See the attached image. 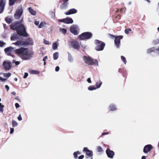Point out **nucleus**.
Returning a JSON list of instances; mask_svg holds the SVG:
<instances>
[{
	"label": "nucleus",
	"mask_w": 159,
	"mask_h": 159,
	"mask_svg": "<svg viewBox=\"0 0 159 159\" xmlns=\"http://www.w3.org/2000/svg\"><path fill=\"white\" fill-rule=\"evenodd\" d=\"M15 107L16 108H19L20 107V105L18 103H16L15 104Z\"/></svg>",
	"instance_id": "48"
},
{
	"label": "nucleus",
	"mask_w": 159,
	"mask_h": 159,
	"mask_svg": "<svg viewBox=\"0 0 159 159\" xmlns=\"http://www.w3.org/2000/svg\"><path fill=\"white\" fill-rule=\"evenodd\" d=\"M121 58L122 61L124 62V63L125 64H126V61L125 58L123 56H121Z\"/></svg>",
	"instance_id": "39"
},
{
	"label": "nucleus",
	"mask_w": 159,
	"mask_h": 159,
	"mask_svg": "<svg viewBox=\"0 0 159 159\" xmlns=\"http://www.w3.org/2000/svg\"><path fill=\"white\" fill-rule=\"evenodd\" d=\"M25 45H29L32 44L33 43V41L32 39L28 38L27 39L26 41L25 42Z\"/></svg>",
	"instance_id": "20"
},
{
	"label": "nucleus",
	"mask_w": 159,
	"mask_h": 159,
	"mask_svg": "<svg viewBox=\"0 0 159 159\" xmlns=\"http://www.w3.org/2000/svg\"><path fill=\"white\" fill-rule=\"evenodd\" d=\"M108 134V132H105L102 133V135H103L106 134Z\"/></svg>",
	"instance_id": "59"
},
{
	"label": "nucleus",
	"mask_w": 159,
	"mask_h": 159,
	"mask_svg": "<svg viewBox=\"0 0 159 159\" xmlns=\"http://www.w3.org/2000/svg\"><path fill=\"white\" fill-rule=\"evenodd\" d=\"M11 74L10 73H4L3 74V76L5 77H7V78H9Z\"/></svg>",
	"instance_id": "34"
},
{
	"label": "nucleus",
	"mask_w": 159,
	"mask_h": 159,
	"mask_svg": "<svg viewBox=\"0 0 159 159\" xmlns=\"http://www.w3.org/2000/svg\"><path fill=\"white\" fill-rule=\"evenodd\" d=\"M76 152V153H77V155L78 154H80V152L79 151H77L76 152Z\"/></svg>",
	"instance_id": "62"
},
{
	"label": "nucleus",
	"mask_w": 159,
	"mask_h": 159,
	"mask_svg": "<svg viewBox=\"0 0 159 159\" xmlns=\"http://www.w3.org/2000/svg\"><path fill=\"white\" fill-rule=\"evenodd\" d=\"M6 45V43L3 41L0 40V47H4Z\"/></svg>",
	"instance_id": "38"
},
{
	"label": "nucleus",
	"mask_w": 159,
	"mask_h": 159,
	"mask_svg": "<svg viewBox=\"0 0 159 159\" xmlns=\"http://www.w3.org/2000/svg\"><path fill=\"white\" fill-rule=\"evenodd\" d=\"M16 51L18 56L24 60L30 59L34 54L33 52L27 48H21L17 49Z\"/></svg>",
	"instance_id": "1"
},
{
	"label": "nucleus",
	"mask_w": 159,
	"mask_h": 159,
	"mask_svg": "<svg viewBox=\"0 0 159 159\" xmlns=\"http://www.w3.org/2000/svg\"><path fill=\"white\" fill-rule=\"evenodd\" d=\"M125 33L127 34H128L129 33V31H128V30L127 29H125Z\"/></svg>",
	"instance_id": "56"
},
{
	"label": "nucleus",
	"mask_w": 159,
	"mask_h": 159,
	"mask_svg": "<svg viewBox=\"0 0 159 159\" xmlns=\"http://www.w3.org/2000/svg\"><path fill=\"white\" fill-rule=\"evenodd\" d=\"M97 151L98 152H102L103 151V149L100 146H98L97 148Z\"/></svg>",
	"instance_id": "30"
},
{
	"label": "nucleus",
	"mask_w": 159,
	"mask_h": 159,
	"mask_svg": "<svg viewBox=\"0 0 159 159\" xmlns=\"http://www.w3.org/2000/svg\"><path fill=\"white\" fill-rule=\"evenodd\" d=\"M14 131V129L13 128H10V134H12L13 133Z\"/></svg>",
	"instance_id": "47"
},
{
	"label": "nucleus",
	"mask_w": 159,
	"mask_h": 159,
	"mask_svg": "<svg viewBox=\"0 0 159 159\" xmlns=\"http://www.w3.org/2000/svg\"><path fill=\"white\" fill-rule=\"evenodd\" d=\"M3 27L5 29H7L8 27L5 24H3Z\"/></svg>",
	"instance_id": "50"
},
{
	"label": "nucleus",
	"mask_w": 159,
	"mask_h": 159,
	"mask_svg": "<svg viewBox=\"0 0 159 159\" xmlns=\"http://www.w3.org/2000/svg\"><path fill=\"white\" fill-rule=\"evenodd\" d=\"M5 87L7 89V91H8L9 89V87L7 85H6Z\"/></svg>",
	"instance_id": "55"
},
{
	"label": "nucleus",
	"mask_w": 159,
	"mask_h": 159,
	"mask_svg": "<svg viewBox=\"0 0 159 159\" xmlns=\"http://www.w3.org/2000/svg\"><path fill=\"white\" fill-rule=\"evenodd\" d=\"M60 22H62L66 24H71L73 22L72 19L70 17H68L62 20H58Z\"/></svg>",
	"instance_id": "11"
},
{
	"label": "nucleus",
	"mask_w": 159,
	"mask_h": 159,
	"mask_svg": "<svg viewBox=\"0 0 159 159\" xmlns=\"http://www.w3.org/2000/svg\"><path fill=\"white\" fill-rule=\"evenodd\" d=\"M68 46L70 47L76 49H78L80 47V45L78 42L76 40L69 42Z\"/></svg>",
	"instance_id": "7"
},
{
	"label": "nucleus",
	"mask_w": 159,
	"mask_h": 159,
	"mask_svg": "<svg viewBox=\"0 0 159 159\" xmlns=\"http://www.w3.org/2000/svg\"><path fill=\"white\" fill-rule=\"evenodd\" d=\"M34 24H35L36 25L38 26V25H39V21H35L34 22Z\"/></svg>",
	"instance_id": "51"
},
{
	"label": "nucleus",
	"mask_w": 159,
	"mask_h": 159,
	"mask_svg": "<svg viewBox=\"0 0 159 159\" xmlns=\"http://www.w3.org/2000/svg\"><path fill=\"white\" fill-rule=\"evenodd\" d=\"M68 60L70 62H72L73 61V58L71 54L69 53H68Z\"/></svg>",
	"instance_id": "31"
},
{
	"label": "nucleus",
	"mask_w": 159,
	"mask_h": 159,
	"mask_svg": "<svg viewBox=\"0 0 159 159\" xmlns=\"http://www.w3.org/2000/svg\"><path fill=\"white\" fill-rule=\"evenodd\" d=\"M146 156H143L142 157V158H141V159H146Z\"/></svg>",
	"instance_id": "60"
},
{
	"label": "nucleus",
	"mask_w": 159,
	"mask_h": 159,
	"mask_svg": "<svg viewBox=\"0 0 159 159\" xmlns=\"http://www.w3.org/2000/svg\"><path fill=\"white\" fill-rule=\"evenodd\" d=\"M77 12V10L74 9L72 8L70 9L67 12L65 13V14L67 15L75 14Z\"/></svg>",
	"instance_id": "18"
},
{
	"label": "nucleus",
	"mask_w": 159,
	"mask_h": 159,
	"mask_svg": "<svg viewBox=\"0 0 159 159\" xmlns=\"http://www.w3.org/2000/svg\"><path fill=\"white\" fill-rule=\"evenodd\" d=\"M106 153L107 157L110 158H113L115 153L112 151L110 150L109 148L107 149L106 150Z\"/></svg>",
	"instance_id": "15"
},
{
	"label": "nucleus",
	"mask_w": 159,
	"mask_h": 159,
	"mask_svg": "<svg viewBox=\"0 0 159 159\" xmlns=\"http://www.w3.org/2000/svg\"><path fill=\"white\" fill-rule=\"evenodd\" d=\"M30 73L31 74H39V72L36 70H31L30 71Z\"/></svg>",
	"instance_id": "32"
},
{
	"label": "nucleus",
	"mask_w": 159,
	"mask_h": 159,
	"mask_svg": "<svg viewBox=\"0 0 159 159\" xmlns=\"http://www.w3.org/2000/svg\"><path fill=\"white\" fill-rule=\"evenodd\" d=\"M18 0H9V5L10 6L13 5L15 2H17Z\"/></svg>",
	"instance_id": "27"
},
{
	"label": "nucleus",
	"mask_w": 159,
	"mask_h": 159,
	"mask_svg": "<svg viewBox=\"0 0 159 159\" xmlns=\"http://www.w3.org/2000/svg\"><path fill=\"white\" fill-rule=\"evenodd\" d=\"M44 43L45 44L48 45L50 44V43L48 41H47L46 40L44 39Z\"/></svg>",
	"instance_id": "43"
},
{
	"label": "nucleus",
	"mask_w": 159,
	"mask_h": 159,
	"mask_svg": "<svg viewBox=\"0 0 159 159\" xmlns=\"http://www.w3.org/2000/svg\"><path fill=\"white\" fill-rule=\"evenodd\" d=\"M122 39V36L120 35L116 37L115 40V44L117 48H119L120 47V40Z\"/></svg>",
	"instance_id": "13"
},
{
	"label": "nucleus",
	"mask_w": 159,
	"mask_h": 159,
	"mask_svg": "<svg viewBox=\"0 0 159 159\" xmlns=\"http://www.w3.org/2000/svg\"><path fill=\"white\" fill-rule=\"evenodd\" d=\"M17 119H18L19 121H20V120H22V117H21V116L20 114L19 115V116L17 117Z\"/></svg>",
	"instance_id": "45"
},
{
	"label": "nucleus",
	"mask_w": 159,
	"mask_h": 159,
	"mask_svg": "<svg viewBox=\"0 0 159 159\" xmlns=\"http://www.w3.org/2000/svg\"><path fill=\"white\" fill-rule=\"evenodd\" d=\"M59 69H60V68H59V66H57L55 68V71L57 72L59 70Z\"/></svg>",
	"instance_id": "49"
},
{
	"label": "nucleus",
	"mask_w": 159,
	"mask_h": 159,
	"mask_svg": "<svg viewBox=\"0 0 159 159\" xmlns=\"http://www.w3.org/2000/svg\"><path fill=\"white\" fill-rule=\"evenodd\" d=\"M17 37V35L15 34H14L11 37V40H15L16 39Z\"/></svg>",
	"instance_id": "33"
},
{
	"label": "nucleus",
	"mask_w": 159,
	"mask_h": 159,
	"mask_svg": "<svg viewBox=\"0 0 159 159\" xmlns=\"http://www.w3.org/2000/svg\"><path fill=\"white\" fill-rule=\"evenodd\" d=\"M84 59L85 62L89 65H93L95 64L98 66V61L97 59H93L89 57L84 56Z\"/></svg>",
	"instance_id": "3"
},
{
	"label": "nucleus",
	"mask_w": 159,
	"mask_h": 159,
	"mask_svg": "<svg viewBox=\"0 0 159 159\" xmlns=\"http://www.w3.org/2000/svg\"><path fill=\"white\" fill-rule=\"evenodd\" d=\"M95 42L97 45L96 47L97 50L102 51L103 49L105 46V44L104 43L102 42L101 41L98 40H96Z\"/></svg>",
	"instance_id": "5"
},
{
	"label": "nucleus",
	"mask_w": 159,
	"mask_h": 159,
	"mask_svg": "<svg viewBox=\"0 0 159 159\" xmlns=\"http://www.w3.org/2000/svg\"><path fill=\"white\" fill-rule=\"evenodd\" d=\"M59 31L63 34H66L67 31L66 29L61 28L59 29Z\"/></svg>",
	"instance_id": "29"
},
{
	"label": "nucleus",
	"mask_w": 159,
	"mask_h": 159,
	"mask_svg": "<svg viewBox=\"0 0 159 159\" xmlns=\"http://www.w3.org/2000/svg\"><path fill=\"white\" fill-rule=\"evenodd\" d=\"M3 66L6 70H9L11 68V63L8 61H4Z\"/></svg>",
	"instance_id": "12"
},
{
	"label": "nucleus",
	"mask_w": 159,
	"mask_h": 159,
	"mask_svg": "<svg viewBox=\"0 0 159 159\" xmlns=\"http://www.w3.org/2000/svg\"><path fill=\"white\" fill-rule=\"evenodd\" d=\"M14 48L11 47H9L5 49L4 50L7 51L8 52H13V51L14 50Z\"/></svg>",
	"instance_id": "26"
},
{
	"label": "nucleus",
	"mask_w": 159,
	"mask_h": 159,
	"mask_svg": "<svg viewBox=\"0 0 159 159\" xmlns=\"http://www.w3.org/2000/svg\"><path fill=\"white\" fill-rule=\"evenodd\" d=\"M87 81L89 83H91V79L90 78H89L87 79Z\"/></svg>",
	"instance_id": "57"
},
{
	"label": "nucleus",
	"mask_w": 159,
	"mask_h": 159,
	"mask_svg": "<svg viewBox=\"0 0 159 159\" xmlns=\"http://www.w3.org/2000/svg\"><path fill=\"white\" fill-rule=\"evenodd\" d=\"M48 58V57L47 56H46L45 57L43 58V61H46V59L47 58Z\"/></svg>",
	"instance_id": "54"
},
{
	"label": "nucleus",
	"mask_w": 159,
	"mask_h": 159,
	"mask_svg": "<svg viewBox=\"0 0 159 159\" xmlns=\"http://www.w3.org/2000/svg\"><path fill=\"white\" fill-rule=\"evenodd\" d=\"M83 152H85L86 153V155L90 157L91 159H93V152L90 150H89L87 148L85 147L84 148Z\"/></svg>",
	"instance_id": "10"
},
{
	"label": "nucleus",
	"mask_w": 159,
	"mask_h": 159,
	"mask_svg": "<svg viewBox=\"0 0 159 159\" xmlns=\"http://www.w3.org/2000/svg\"><path fill=\"white\" fill-rule=\"evenodd\" d=\"M11 93L14 95H16V93L15 92H13Z\"/></svg>",
	"instance_id": "61"
},
{
	"label": "nucleus",
	"mask_w": 159,
	"mask_h": 159,
	"mask_svg": "<svg viewBox=\"0 0 159 159\" xmlns=\"http://www.w3.org/2000/svg\"><path fill=\"white\" fill-rule=\"evenodd\" d=\"M23 10L22 8H18L14 14V17L15 19H18L20 18L22 14Z\"/></svg>",
	"instance_id": "8"
},
{
	"label": "nucleus",
	"mask_w": 159,
	"mask_h": 159,
	"mask_svg": "<svg viewBox=\"0 0 159 159\" xmlns=\"http://www.w3.org/2000/svg\"><path fill=\"white\" fill-rule=\"evenodd\" d=\"M4 107L3 105H2L1 107H0V112L3 113V108Z\"/></svg>",
	"instance_id": "42"
},
{
	"label": "nucleus",
	"mask_w": 159,
	"mask_h": 159,
	"mask_svg": "<svg viewBox=\"0 0 159 159\" xmlns=\"http://www.w3.org/2000/svg\"><path fill=\"white\" fill-rule=\"evenodd\" d=\"M84 155H82L79 156L78 157V158H79V159H82L84 158Z\"/></svg>",
	"instance_id": "52"
},
{
	"label": "nucleus",
	"mask_w": 159,
	"mask_h": 159,
	"mask_svg": "<svg viewBox=\"0 0 159 159\" xmlns=\"http://www.w3.org/2000/svg\"><path fill=\"white\" fill-rule=\"evenodd\" d=\"M74 158H77L78 156H77V153H76V152H75L74 153Z\"/></svg>",
	"instance_id": "46"
},
{
	"label": "nucleus",
	"mask_w": 159,
	"mask_h": 159,
	"mask_svg": "<svg viewBox=\"0 0 159 159\" xmlns=\"http://www.w3.org/2000/svg\"><path fill=\"white\" fill-rule=\"evenodd\" d=\"M12 62L13 63H15V65L16 66L18 65L20 63V61H16L15 60H13Z\"/></svg>",
	"instance_id": "40"
},
{
	"label": "nucleus",
	"mask_w": 159,
	"mask_h": 159,
	"mask_svg": "<svg viewBox=\"0 0 159 159\" xmlns=\"http://www.w3.org/2000/svg\"><path fill=\"white\" fill-rule=\"evenodd\" d=\"M5 52L6 53L8 56H10L11 55V53L12 52H8L7 51L4 50Z\"/></svg>",
	"instance_id": "41"
},
{
	"label": "nucleus",
	"mask_w": 159,
	"mask_h": 159,
	"mask_svg": "<svg viewBox=\"0 0 159 159\" xmlns=\"http://www.w3.org/2000/svg\"><path fill=\"white\" fill-rule=\"evenodd\" d=\"M57 48V45L56 43H54L52 44V48L54 50H56Z\"/></svg>",
	"instance_id": "35"
},
{
	"label": "nucleus",
	"mask_w": 159,
	"mask_h": 159,
	"mask_svg": "<svg viewBox=\"0 0 159 159\" xmlns=\"http://www.w3.org/2000/svg\"><path fill=\"white\" fill-rule=\"evenodd\" d=\"M5 2V0H0V13H2L4 11Z\"/></svg>",
	"instance_id": "16"
},
{
	"label": "nucleus",
	"mask_w": 159,
	"mask_h": 159,
	"mask_svg": "<svg viewBox=\"0 0 159 159\" xmlns=\"http://www.w3.org/2000/svg\"><path fill=\"white\" fill-rule=\"evenodd\" d=\"M127 29L129 32L131 31V30L130 29Z\"/></svg>",
	"instance_id": "64"
},
{
	"label": "nucleus",
	"mask_w": 159,
	"mask_h": 159,
	"mask_svg": "<svg viewBox=\"0 0 159 159\" xmlns=\"http://www.w3.org/2000/svg\"><path fill=\"white\" fill-rule=\"evenodd\" d=\"M152 148V147L151 144H148L144 146L143 152L145 153H147L150 151Z\"/></svg>",
	"instance_id": "14"
},
{
	"label": "nucleus",
	"mask_w": 159,
	"mask_h": 159,
	"mask_svg": "<svg viewBox=\"0 0 159 159\" xmlns=\"http://www.w3.org/2000/svg\"><path fill=\"white\" fill-rule=\"evenodd\" d=\"M88 89L90 91H92L93 90H95V89H97V88L96 87H95V86L92 85V86H89L88 88Z\"/></svg>",
	"instance_id": "28"
},
{
	"label": "nucleus",
	"mask_w": 159,
	"mask_h": 159,
	"mask_svg": "<svg viewBox=\"0 0 159 159\" xmlns=\"http://www.w3.org/2000/svg\"><path fill=\"white\" fill-rule=\"evenodd\" d=\"M25 43L23 41H18L15 43H13L12 44H15L16 45L21 46L25 45Z\"/></svg>",
	"instance_id": "19"
},
{
	"label": "nucleus",
	"mask_w": 159,
	"mask_h": 159,
	"mask_svg": "<svg viewBox=\"0 0 159 159\" xmlns=\"http://www.w3.org/2000/svg\"><path fill=\"white\" fill-rule=\"evenodd\" d=\"M153 43L154 44H159V39H156L155 40L153 41ZM152 52H156L158 54H159V46L156 49H155L154 47H153L148 49L147 50V53H149Z\"/></svg>",
	"instance_id": "4"
},
{
	"label": "nucleus",
	"mask_w": 159,
	"mask_h": 159,
	"mask_svg": "<svg viewBox=\"0 0 159 159\" xmlns=\"http://www.w3.org/2000/svg\"><path fill=\"white\" fill-rule=\"evenodd\" d=\"M28 75V74L27 73L25 72V73L23 77L24 79H26Z\"/></svg>",
	"instance_id": "44"
},
{
	"label": "nucleus",
	"mask_w": 159,
	"mask_h": 159,
	"mask_svg": "<svg viewBox=\"0 0 159 159\" xmlns=\"http://www.w3.org/2000/svg\"><path fill=\"white\" fill-rule=\"evenodd\" d=\"M110 109L111 111H114L116 109V106L114 104H111L109 106Z\"/></svg>",
	"instance_id": "23"
},
{
	"label": "nucleus",
	"mask_w": 159,
	"mask_h": 159,
	"mask_svg": "<svg viewBox=\"0 0 159 159\" xmlns=\"http://www.w3.org/2000/svg\"><path fill=\"white\" fill-rule=\"evenodd\" d=\"M10 26L12 30H16L17 34L20 35L25 37L28 36L24 25H21L20 23L17 22L13 23Z\"/></svg>",
	"instance_id": "2"
},
{
	"label": "nucleus",
	"mask_w": 159,
	"mask_h": 159,
	"mask_svg": "<svg viewBox=\"0 0 159 159\" xmlns=\"http://www.w3.org/2000/svg\"><path fill=\"white\" fill-rule=\"evenodd\" d=\"M92 34L90 32H86L82 33L80 35L79 37L81 40H84L89 39L92 37Z\"/></svg>",
	"instance_id": "6"
},
{
	"label": "nucleus",
	"mask_w": 159,
	"mask_h": 159,
	"mask_svg": "<svg viewBox=\"0 0 159 159\" xmlns=\"http://www.w3.org/2000/svg\"><path fill=\"white\" fill-rule=\"evenodd\" d=\"M46 24V23L45 22H42L40 23L39 26V28H42L43 27L44 25Z\"/></svg>",
	"instance_id": "36"
},
{
	"label": "nucleus",
	"mask_w": 159,
	"mask_h": 159,
	"mask_svg": "<svg viewBox=\"0 0 159 159\" xmlns=\"http://www.w3.org/2000/svg\"><path fill=\"white\" fill-rule=\"evenodd\" d=\"M80 44L81 45L82 47L84 49H85L86 48V46L84 45H82L81 43H80Z\"/></svg>",
	"instance_id": "58"
},
{
	"label": "nucleus",
	"mask_w": 159,
	"mask_h": 159,
	"mask_svg": "<svg viewBox=\"0 0 159 159\" xmlns=\"http://www.w3.org/2000/svg\"><path fill=\"white\" fill-rule=\"evenodd\" d=\"M69 0H63V3L61 4L60 7L62 9H66L68 6V1Z\"/></svg>",
	"instance_id": "17"
},
{
	"label": "nucleus",
	"mask_w": 159,
	"mask_h": 159,
	"mask_svg": "<svg viewBox=\"0 0 159 159\" xmlns=\"http://www.w3.org/2000/svg\"><path fill=\"white\" fill-rule=\"evenodd\" d=\"M102 84V82L101 81H97L96 84V87L97 89L99 88L101 86Z\"/></svg>",
	"instance_id": "24"
},
{
	"label": "nucleus",
	"mask_w": 159,
	"mask_h": 159,
	"mask_svg": "<svg viewBox=\"0 0 159 159\" xmlns=\"http://www.w3.org/2000/svg\"><path fill=\"white\" fill-rule=\"evenodd\" d=\"M6 80V79L3 78H2L0 76V80L3 81H5Z\"/></svg>",
	"instance_id": "53"
},
{
	"label": "nucleus",
	"mask_w": 159,
	"mask_h": 159,
	"mask_svg": "<svg viewBox=\"0 0 159 159\" xmlns=\"http://www.w3.org/2000/svg\"><path fill=\"white\" fill-rule=\"evenodd\" d=\"M28 10L33 15H35L36 14V11L33 10L31 7L28 8Z\"/></svg>",
	"instance_id": "22"
},
{
	"label": "nucleus",
	"mask_w": 159,
	"mask_h": 159,
	"mask_svg": "<svg viewBox=\"0 0 159 159\" xmlns=\"http://www.w3.org/2000/svg\"><path fill=\"white\" fill-rule=\"evenodd\" d=\"M5 20L7 23L10 24L13 21V19L11 16H9L5 18Z\"/></svg>",
	"instance_id": "21"
},
{
	"label": "nucleus",
	"mask_w": 159,
	"mask_h": 159,
	"mask_svg": "<svg viewBox=\"0 0 159 159\" xmlns=\"http://www.w3.org/2000/svg\"><path fill=\"white\" fill-rule=\"evenodd\" d=\"M78 27L76 25H73L70 27V31L71 33L74 35H76L78 34Z\"/></svg>",
	"instance_id": "9"
},
{
	"label": "nucleus",
	"mask_w": 159,
	"mask_h": 159,
	"mask_svg": "<svg viewBox=\"0 0 159 159\" xmlns=\"http://www.w3.org/2000/svg\"><path fill=\"white\" fill-rule=\"evenodd\" d=\"M51 13L53 15V16H55V13L53 11H52Z\"/></svg>",
	"instance_id": "63"
},
{
	"label": "nucleus",
	"mask_w": 159,
	"mask_h": 159,
	"mask_svg": "<svg viewBox=\"0 0 159 159\" xmlns=\"http://www.w3.org/2000/svg\"><path fill=\"white\" fill-rule=\"evenodd\" d=\"M12 124L13 126V127H16L17 126V125H18L16 121H15L14 120H13L12 121Z\"/></svg>",
	"instance_id": "37"
},
{
	"label": "nucleus",
	"mask_w": 159,
	"mask_h": 159,
	"mask_svg": "<svg viewBox=\"0 0 159 159\" xmlns=\"http://www.w3.org/2000/svg\"><path fill=\"white\" fill-rule=\"evenodd\" d=\"M59 56V53L58 52H56L53 54V59L54 60H57Z\"/></svg>",
	"instance_id": "25"
}]
</instances>
